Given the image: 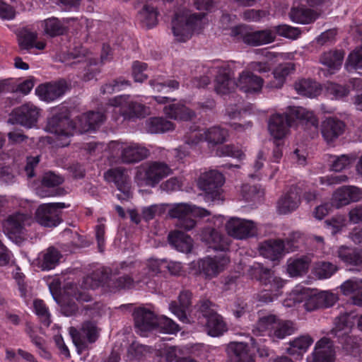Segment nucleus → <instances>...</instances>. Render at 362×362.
Masks as SVG:
<instances>
[{
  "instance_id": "nucleus-62",
  "label": "nucleus",
  "mask_w": 362,
  "mask_h": 362,
  "mask_svg": "<svg viewBox=\"0 0 362 362\" xmlns=\"http://www.w3.org/2000/svg\"><path fill=\"white\" fill-rule=\"evenodd\" d=\"M278 321L279 320L274 315H269L262 317L257 321V328L261 331L268 330L269 334L270 335V333L274 330Z\"/></svg>"
},
{
  "instance_id": "nucleus-63",
  "label": "nucleus",
  "mask_w": 362,
  "mask_h": 362,
  "mask_svg": "<svg viewBox=\"0 0 362 362\" xmlns=\"http://www.w3.org/2000/svg\"><path fill=\"white\" fill-rule=\"evenodd\" d=\"M33 306L35 313L41 318L44 325L47 327L49 326L51 323L50 315L43 300L39 299L34 300Z\"/></svg>"
},
{
  "instance_id": "nucleus-33",
  "label": "nucleus",
  "mask_w": 362,
  "mask_h": 362,
  "mask_svg": "<svg viewBox=\"0 0 362 362\" xmlns=\"http://www.w3.org/2000/svg\"><path fill=\"white\" fill-rule=\"evenodd\" d=\"M230 362H255L249 346L243 342H231L228 346Z\"/></svg>"
},
{
  "instance_id": "nucleus-56",
  "label": "nucleus",
  "mask_w": 362,
  "mask_h": 362,
  "mask_svg": "<svg viewBox=\"0 0 362 362\" xmlns=\"http://www.w3.org/2000/svg\"><path fill=\"white\" fill-rule=\"evenodd\" d=\"M130 86V82L122 77L114 79L105 83L100 88V93L103 95L112 94L114 92L119 91L123 86Z\"/></svg>"
},
{
  "instance_id": "nucleus-22",
  "label": "nucleus",
  "mask_w": 362,
  "mask_h": 362,
  "mask_svg": "<svg viewBox=\"0 0 362 362\" xmlns=\"http://www.w3.org/2000/svg\"><path fill=\"white\" fill-rule=\"evenodd\" d=\"M362 198L361 190L355 186H342L333 194L332 205L337 209L341 208L351 202L359 201Z\"/></svg>"
},
{
  "instance_id": "nucleus-8",
  "label": "nucleus",
  "mask_w": 362,
  "mask_h": 362,
  "mask_svg": "<svg viewBox=\"0 0 362 362\" xmlns=\"http://www.w3.org/2000/svg\"><path fill=\"white\" fill-rule=\"evenodd\" d=\"M69 334L79 354L88 348L87 342L94 343L99 337L95 322L90 320L83 322L80 330L71 327Z\"/></svg>"
},
{
  "instance_id": "nucleus-3",
  "label": "nucleus",
  "mask_w": 362,
  "mask_h": 362,
  "mask_svg": "<svg viewBox=\"0 0 362 362\" xmlns=\"http://www.w3.org/2000/svg\"><path fill=\"white\" fill-rule=\"evenodd\" d=\"M250 272L252 278L265 286L264 290L258 294V300L263 303L272 302L279 295V291L284 286V281L275 276L270 269L259 263L251 266Z\"/></svg>"
},
{
  "instance_id": "nucleus-55",
  "label": "nucleus",
  "mask_w": 362,
  "mask_h": 362,
  "mask_svg": "<svg viewBox=\"0 0 362 362\" xmlns=\"http://www.w3.org/2000/svg\"><path fill=\"white\" fill-rule=\"evenodd\" d=\"M149 84L152 87L153 90L158 93L166 89L165 93H168L170 91L177 90L180 87V83L174 79L161 82L158 78H156L151 80L149 81Z\"/></svg>"
},
{
  "instance_id": "nucleus-49",
  "label": "nucleus",
  "mask_w": 362,
  "mask_h": 362,
  "mask_svg": "<svg viewBox=\"0 0 362 362\" xmlns=\"http://www.w3.org/2000/svg\"><path fill=\"white\" fill-rule=\"evenodd\" d=\"M344 52L341 50H330L324 52L320 59V62L327 67L338 69L342 64Z\"/></svg>"
},
{
  "instance_id": "nucleus-64",
  "label": "nucleus",
  "mask_w": 362,
  "mask_h": 362,
  "mask_svg": "<svg viewBox=\"0 0 362 362\" xmlns=\"http://www.w3.org/2000/svg\"><path fill=\"white\" fill-rule=\"evenodd\" d=\"M343 294L350 295L362 289V279L353 278L344 281L340 286Z\"/></svg>"
},
{
  "instance_id": "nucleus-54",
  "label": "nucleus",
  "mask_w": 362,
  "mask_h": 362,
  "mask_svg": "<svg viewBox=\"0 0 362 362\" xmlns=\"http://www.w3.org/2000/svg\"><path fill=\"white\" fill-rule=\"evenodd\" d=\"M158 12L154 7L145 5L138 13V18L144 26L151 28L158 23Z\"/></svg>"
},
{
  "instance_id": "nucleus-37",
  "label": "nucleus",
  "mask_w": 362,
  "mask_h": 362,
  "mask_svg": "<svg viewBox=\"0 0 362 362\" xmlns=\"http://www.w3.org/2000/svg\"><path fill=\"white\" fill-rule=\"evenodd\" d=\"M276 39V35L273 30H262L247 33L243 36L245 43L252 46H259L271 43Z\"/></svg>"
},
{
  "instance_id": "nucleus-38",
  "label": "nucleus",
  "mask_w": 362,
  "mask_h": 362,
  "mask_svg": "<svg viewBox=\"0 0 362 362\" xmlns=\"http://www.w3.org/2000/svg\"><path fill=\"white\" fill-rule=\"evenodd\" d=\"M163 112L167 117L173 119L189 121L195 117V113L193 110L180 103L165 106Z\"/></svg>"
},
{
  "instance_id": "nucleus-45",
  "label": "nucleus",
  "mask_w": 362,
  "mask_h": 362,
  "mask_svg": "<svg viewBox=\"0 0 362 362\" xmlns=\"http://www.w3.org/2000/svg\"><path fill=\"white\" fill-rule=\"evenodd\" d=\"M67 21L51 17L43 21L44 30L46 35L51 37L63 35L68 31Z\"/></svg>"
},
{
  "instance_id": "nucleus-51",
  "label": "nucleus",
  "mask_w": 362,
  "mask_h": 362,
  "mask_svg": "<svg viewBox=\"0 0 362 362\" xmlns=\"http://www.w3.org/2000/svg\"><path fill=\"white\" fill-rule=\"evenodd\" d=\"M311 257L308 255H303L292 261L288 265V272L292 276L301 275L308 272Z\"/></svg>"
},
{
  "instance_id": "nucleus-14",
  "label": "nucleus",
  "mask_w": 362,
  "mask_h": 362,
  "mask_svg": "<svg viewBox=\"0 0 362 362\" xmlns=\"http://www.w3.org/2000/svg\"><path fill=\"white\" fill-rule=\"evenodd\" d=\"M64 58L63 62L66 66L74 69H84L86 72L81 77L84 81L92 80L99 73L97 68L92 67L91 62L87 59L84 52L74 50L67 53Z\"/></svg>"
},
{
  "instance_id": "nucleus-10",
  "label": "nucleus",
  "mask_w": 362,
  "mask_h": 362,
  "mask_svg": "<svg viewBox=\"0 0 362 362\" xmlns=\"http://www.w3.org/2000/svg\"><path fill=\"white\" fill-rule=\"evenodd\" d=\"M32 217L26 214L16 213L9 216L4 224L8 236L16 243L22 242L25 236V226L30 225Z\"/></svg>"
},
{
  "instance_id": "nucleus-30",
  "label": "nucleus",
  "mask_w": 362,
  "mask_h": 362,
  "mask_svg": "<svg viewBox=\"0 0 362 362\" xmlns=\"http://www.w3.org/2000/svg\"><path fill=\"white\" fill-rule=\"evenodd\" d=\"M64 182V178L52 172L45 173L42 179V188L38 189L37 193L42 197L62 195L65 190L62 188H56L51 190H44V187L54 188Z\"/></svg>"
},
{
  "instance_id": "nucleus-1",
  "label": "nucleus",
  "mask_w": 362,
  "mask_h": 362,
  "mask_svg": "<svg viewBox=\"0 0 362 362\" xmlns=\"http://www.w3.org/2000/svg\"><path fill=\"white\" fill-rule=\"evenodd\" d=\"M295 119H299L306 126L313 127L315 130L318 127V119L313 112L301 107H289L286 113L275 114L269 118L268 129L274 139L281 140Z\"/></svg>"
},
{
  "instance_id": "nucleus-23",
  "label": "nucleus",
  "mask_w": 362,
  "mask_h": 362,
  "mask_svg": "<svg viewBox=\"0 0 362 362\" xmlns=\"http://www.w3.org/2000/svg\"><path fill=\"white\" fill-rule=\"evenodd\" d=\"M68 88L65 80H59L53 83L41 84L35 90L39 98L45 101H53L62 96Z\"/></svg>"
},
{
  "instance_id": "nucleus-24",
  "label": "nucleus",
  "mask_w": 362,
  "mask_h": 362,
  "mask_svg": "<svg viewBox=\"0 0 362 362\" xmlns=\"http://www.w3.org/2000/svg\"><path fill=\"white\" fill-rule=\"evenodd\" d=\"M337 297L328 291L310 293L305 296L303 306L308 311H313L322 308L332 306L336 302Z\"/></svg>"
},
{
  "instance_id": "nucleus-19",
  "label": "nucleus",
  "mask_w": 362,
  "mask_h": 362,
  "mask_svg": "<svg viewBox=\"0 0 362 362\" xmlns=\"http://www.w3.org/2000/svg\"><path fill=\"white\" fill-rule=\"evenodd\" d=\"M202 240L208 249L214 251L226 252L229 250L230 238L214 228L205 229L202 235Z\"/></svg>"
},
{
  "instance_id": "nucleus-53",
  "label": "nucleus",
  "mask_w": 362,
  "mask_h": 362,
  "mask_svg": "<svg viewBox=\"0 0 362 362\" xmlns=\"http://www.w3.org/2000/svg\"><path fill=\"white\" fill-rule=\"evenodd\" d=\"M109 278V274L106 269H96L90 275L84 279L85 286L91 289H95L105 283Z\"/></svg>"
},
{
  "instance_id": "nucleus-48",
  "label": "nucleus",
  "mask_w": 362,
  "mask_h": 362,
  "mask_svg": "<svg viewBox=\"0 0 362 362\" xmlns=\"http://www.w3.org/2000/svg\"><path fill=\"white\" fill-rule=\"evenodd\" d=\"M295 89L297 92L305 96L313 98L320 93L319 84L311 79H301L295 83Z\"/></svg>"
},
{
  "instance_id": "nucleus-7",
  "label": "nucleus",
  "mask_w": 362,
  "mask_h": 362,
  "mask_svg": "<svg viewBox=\"0 0 362 362\" xmlns=\"http://www.w3.org/2000/svg\"><path fill=\"white\" fill-rule=\"evenodd\" d=\"M119 269L124 271V274L112 281V286L118 290L132 289L136 286L145 285L136 267V262H122Z\"/></svg>"
},
{
  "instance_id": "nucleus-26",
  "label": "nucleus",
  "mask_w": 362,
  "mask_h": 362,
  "mask_svg": "<svg viewBox=\"0 0 362 362\" xmlns=\"http://www.w3.org/2000/svg\"><path fill=\"white\" fill-rule=\"evenodd\" d=\"M346 124L337 117H328L321 124V134L327 142H332L342 135L345 131Z\"/></svg>"
},
{
  "instance_id": "nucleus-2",
  "label": "nucleus",
  "mask_w": 362,
  "mask_h": 362,
  "mask_svg": "<svg viewBox=\"0 0 362 362\" xmlns=\"http://www.w3.org/2000/svg\"><path fill=\"white\" fill-rule=\"evenodd\" d=\"M356 313L344 312L334 319V327L332 332L343 350L349 355L356 357L360 352L361 339L350 334L355 325Z\"/></svg>"
},
{
  "instance_id": "nucleus-31",
  "label": "nucleus",
  "mask_w": 362,
  "mask_h": 362,
  "mask_svg": "<svg viewBox=\"0 0 362 362\" xmlns=\"http://www.w3.org/2000/svg\"><path fill=\"white\" fill-rule=\"evenodd\" d=\"M263 79L249 71H243L238 79L236 86L245 93H257L261 90Z\"/></svg>"
},
{
  "instance_id": "nucleus-28",
  "label": "nucleus",
  "mask_w": 362,
  "mask_h": 362,
  "mask_svg": "<svg viewBox=\"0 0 362 362\" xmlns=\"http://www.w3.org/2000/svg\"><path fill=\"white\" fill-rule=\"evenodd\" d=\"M335 351L332 341L326 337L319 340L312 354L311 362H334Z\"/></svg>"
},
{
  "instance_id": "nucleus-29",
  "label": "nucleus",
  "mask_w": 362,
  "mask_h": 362,
  "mask_svg": "<svg viewBox=\"0 0 362 362\" xmlns=\"http://www.w3.org/2000/svg\"><path fill=\"white\" fill-rule=\"evenodd\" d=\"M149 154V151L138 144L132 143L121 146L120 158L122 162L127 164L138 163Z\"/></svg>"
},
{
  "instance_id": "nucleus-13",
  "label": "nucleus",
  "mask_w": 362,
  "mask_h": 362,
  "mask_svg": "<svg viewBox=\"0 0 362 362\" xmlns=\"http://www.w3.org/2000/svg\"><path fill=\"white\" fill-rule=\"evenodd\" d=\"M46 129L59 136H71L77 134V126L64 112L54 114L49 118Z\"/></svg>"
},
{
  "instance_id": "nucleus-15",
  "label": "nucleus",
  "mask_w": 362,
  "mask_h": 362,
  "mask_svg": "<svg viewBox=\"0 0 362 362\" xmlns=\"http://www.w3.org/2000/svg\"><path fill=\"white\" fill-rule=\"evenodd\" d=\"M228 136L227 129L220 126H214L204 129L202 134H192L189 138L186 137L185 142L193 145L198 144L203 139L209 145L214 146L224 143Z\"/></svg>"
},
{
  "instance_id": "nucleus-50",
  "label": "nucleus",
  "mask_w": 362,
  "mask_h": 362,
  "mask_svg": "<svg viewBox=\"0 0 362 362\" xmlns=\"http://www.w3.org/2000/svg\"><path fill=\"white\" fill-rule=\"evenodd\" d=\"M337 270V265L332 262L318 261L315 263L313 273L319 279H325L331 277Z\"/></svg>"
},
{
  "instance_id": "nucleus-25",
  "label": "nucleus",
  "mask_w": 362,
  "mask_h": 362,
  "mask_svg": "<svg viewBox=\"0 0 362 362\" xmlns=\"http://www.w3.org/2000/svg\"><path fill=\"white\" fill-rule=\"evenodd\" d=\"M170 173V169L165 163L153 162L145 168L143 179L146 185L154 187Z\"/></svg>"
},
{
  "instance_id": "nucleus-32",
  "label": "nucleus",
  "mask_w": 362,
  "mask_h": 362,
  "mask_svg": "<svg viewBox=\"0 0 362 362\" xmlns=\"http://www.w3.org/2000/svg\"><path fill=\"white\" fill-rule=\"evenodd\" d=\"M105 115L100 112H89L82 115L79 119V127H77V134H83L95 130L105 121Z\"/></svg>"
},
{
  "instance_id": "nucleus-46",
  "label": "nucleus",
  "mask_w": 362,
  "mask_h": 362,
  "mask_svg": "<svg viewBox=\"0 0 362 362\" xmlns=\"http://www.w3.org/2000/svg\"><path fill=\"white\" fill-rule=\"evenodd\" d=\"M199 323H205L206 332L211 337H218L227 331V327L223 317L218 313L211 315L204 321H199Z\"/></svg>"
},
{
  "instance_id": "nucleus-39",
  "label": "nucleus",
  "mask_w": 362,
  "mask_h": 362,
  "mask_svg": "<svg viewBox=\"0 0 362 362\" xmlns=\"http://www.w3.org/2000/svg\"><path fill=\"white\" fill-rule=\"evenodd\" d=\"M295 70V65L291 62L279 64L273 71V78L267 86L272 88H281L285 83L286 78Z\"/></svg>"
},
{
  "instance_id": "nucleus-21",
  "label": "nucleus",
  "mask_w": 362,
  "mask_h": 362,
  "mask_svg": "<svg viewBox=\"0 0 362 362\" xmlns=\"http://www.w3.org/2000/svg\"><path fill=\"white\" fill-rule=\"evenodd\" d=\"M135 327L141 332L156 329L158 323V317L151 310L139 307L133 313Z\"/></svg>"
},
{
  "instance_id": "nucleus-57",
  "label": "nucleus",
  "mask_w": 362,
  "mask_h": 362,
  "mask_svg": "<svg viewBox=\"0 0 362 362\" xmlns=\"http://www.w3.org/2000/svg\"><path fill=\"white\" fill-rule=\"evenodd\" d=\"M331 170L335 172H339L349 167L356 160L354 155H341L340 156H332Z\"/></svg>"
},
{
  "instance_id": "nucleus-20",
  "label": "nucleus",
  "mask_w": 362,
  "mask_h": 362,
  "mask_svg": "<svg viewBox=\"0 0 362 362\" xmlns=\"http://www.w3.org/2000/svg\"><path fill=\"white\" fill-rule=\"evenodd\" d=\"M105 177L115 182L117 188L121 194H117L119 200H127L130 195L129 178L125 174V170L122 168H115L108 170L105 173Z\"/></svg>"
},
{
  "instance_id": "nucleus-6",
  "label": "nucleus",
  "mask_w": 362,
  "mask_h": 362,
  "mask_svg": "<svg viewBox=\"0 0 362 362\" xmlns=\"http://www.w3.org/2000/svg\"><path fill=\"white\" fill-rule=\"evenodd\" d=\"M225 182L223 174L216 170L203 173L198 180L199 188L205 192L207 201L222 200V186Z\"/></svg>"
},
{
  "instance_id": "nucleus-11",
  "label": "nucleus",
  "mask_w": 362,
  "mask_h": 362,
  "mask_svg": "<svg viewBox=\"0 0 362 362\" xmlns=\"http://www.w3.org/2000/svg\"><path fill=\"white\" fill-rule=\"evenodd\" d=\"M39 115L40 110L36 106L31 103H26L11 112L8 122L31 128L37 123Z\"/></svg>"
},
{
  "instance_id": "nucleus-4",
  "label": "nucleus",
  "mask_w": 362,
  "mask_h": 362,
  "mask_svg": "<svg viewBox=\"0 0 362 362\" xmlns=\"http://www.w3.org/2000/svg\"><path fill=\"white\" fill-rule=\"evenodd\" d=\"M204 13H192L189 16L175 13L172 21V30L174 36L179 42H186L194 33L202 30V21L205 17Z\"/></svg>"
},
{
  "instance_id": "nucleus-52",
  "label": "nucleus",
  "mask_w": 362,
  "mask_h": 362,
  "mask_svg": "<svg viewBox=\"0 0 362 362\" xmlns=\"http://www.w3.org/2000/svg\"><path fill=\"white\" fill-rule=\"evenodd\" d=\"M296 331V327L293 322L289 320H279L278 321L276 327H274L270 336L274 339H282L286 336L293 334Z\"/></svg>"
},
{
  "instance_id": "nucleus-61",
  "label": "nucleus",
  "mask_w": 362,
  "mask_h": 362,
  "mask_svg": "<svg viewBox=\"0 0 362 362\" xmlns=\"http://www.w3.org/2000/svg\"><path fill=\"white\" fill-rule=\"evenodd\" d=\"M160 329L162 332L172 334L179 330V326L171 319L162 316L158 317V323L156 329Z\"/></svg>"
},
{
  "instance_id": "nucleus-58",
  "label": "nucleus",
  "mask_w": 362,
  "mask_h": 362,
  "mask_svg": "<svg viewBox=\"0 0 362 362\" xmlns=\"http://www.w3.org/2000/svg\"><path fill=\"white\" fill-rule=\"evenodd\" d=\"M274 33L280 36L296 40L301 34V31L298 28L292 27L288 25H279L274 27Z\"/></svg>"
},
{
  "instance_id": "nucleus-40",
  "label": "nucleus",
  "mask_w": 362,
  "mask_h": 362,
  "mask_svg": "<svg viewBox=\"0 0 362 362\" xmlns=\"http://www.w3.org/2000/svg\"><path fill=\"white\" fill-rule=\"evenodd\" d=\"M313 343V339L310 336H300L288 343L286 353L296 359L300 358Z\"/></svg>"
},
{
  "instance_id": "nucleus-36",
  "label": "nucleus",
  "mask_w": 362,
  "mask_h": 362,
  "mask_svg": "<svg viewBox=\"0 0 362 362\" xmlns=\"http://www.w3.org/2000/svg\"><path fill=\"white\" fill-rule=\"evenodd\" d=\"M320 13L305 6H293L289 12L290 19L299 24H310L315 21Z\"/></svg>"
},
{
  "instance_id": "nucleus-35",
  "label": "nucleus",
  "mask_w": 362,
  "mask_h": 362,
  "mask_svg": "<svg viewBox=\"0 0 362 362\" xmlns=\"http://www.w3.org/2000/svg\"><path fill=\"white\" fill-rule=\"evenodd\" d=\"M337 257L346 265L362 269V250L356 247L340 246L337 251Z\"/></svg>"
},
{
  "instance_id": "nucleus-60",
  "label": "nucleus",
  "mask_w": 362,
  "mask_h": 362,
  "mask_svg": "<svg viewBox=\"0 0 362 362\" xmlns=\"http://www.w3.org/2000/svg\"><path fill=\"white\" fill-rule=\"evenodd\" d=\"M215 305L209 300H203L200 301L199 308L197 310L198 320L199 321H204L211 315L216 314L217 313L213 308Z\"/></svg>"
},
{
  "instance_id": "nucleus-16",
  "label": "nucleus",
  "mask_w": 362,
  "mask_h": 362,
  "mask_svg": "<svg viewBox=\"0 0 362 362\" xmlns=\"http://www.w3.org/2000/svg\"><path fill=\"white\" fill-rule=\"evenodd\" d=\"M303 183L291 185L289 189L282 195L277 202V210L281 214H287L296 210L300 204Z\"/></svg>"
},
{
  "instance_id": "nucleus-47",
  "label": "nucleus",
  "mask_w": 362,
  "mask_h": 362,
  "mask_svg": "<svg viewBox=\"0 0 362 362\" xmlns=\"http://www.w3.org/2000/svg\"><path fill=\"white\" fill-rule=\"evenodd\" d=\"M145 128L151 134H161L173 130L174 124L163 117H150L146 120Z\"/></svg>"
},
{
  "instance_id": "nucleus-9",
  "label": "nucleus",
  "mask_w": 362,
  "mask_h": 362,
  "mask_svg": "<svg viewBox=\"0 0 362 362\" xmlns=\"http://www.w3.org/2000/svg\"><path fill=\"white\" fill-rule=\"evenodd\" d=\"M69 206L62 202L41 204L36 210L35 219L42 226L55 227L62 221L61 209Z\"/></svg>"
},
{
  "instance_id": "nucleus-43",
  "label": "nucleus",
  "mask_w": 362,
  "mask_h": 362,
  "mask_svg": "<svg viewBox=\"0 0 362 362\" xmlns=\"http://www.w3.org/2000/svg\"><path fill=\"white\" fill-rule=\"evenodd\" d=\"M235 81L226 69L220 70L215 79L214 90L220 95L230 93L236 86Z\"/></svg>"
},
{
  "instance_id": "nucleus-44",
  "label": "nucleus",
  "mask_w": 362,
  "mask_h": 362,
  "mask_svg": "<svg viewBox=\"0 0 362 362\" xmlns=\"http://www.w3.org/2000/svg\"><path fill=\"white\" fill-rule=\"evenodd\" d=\"M166 261L151 259L148 261L146 266L136 262V267L142 279H144V284H147L151 277L156 276L161 272L163 266L165 267Z\"/></svg>"
},
{
  "instance_id": "nucleus-34",
  "label": "nucleus",
  "mask_w": 362,
  "mask_h": 362,
  "mask_svg": "<svg viewBox=\"0 0 362 362\" xmlns=\"http://www.w3.org/2000/svg\"><path fill=\"white\" fill-rule=\"evenodd\" d=\"M285 252V244L282 240H269L264 241L259 247L260 254L272 261L281 259Z\"/></svg>"
},
{
  "instance_id": "nucleus-59",
  "label": "nucleus",
  "mask_w": 362,
  "mask_h": 362,
  "mask_svg": "<svg viewBox=\"0 0 362 362\" xmlns=\"http://www.w3.org/2000/svg\"><path fill=\"white\" fill-rule=\"evenodd\" d=\"M37 38L36 33L24 30L21 32L18 38L19 46L21 49L29 50L34 47V42Z\"/></svg>"
},
{
  "instance_id": "nucleus-27",
  "label": "nucleus",
  "mask_w": 362,
  "mask_h": 362,
  "mask_svg": "<svg viewBox=\"0 0 362 362\" xmlns=\"http://www.w3.org/2000/svg\"><path fill=\"white\" fill-rule=\"evenodd\" d=\"M192 292L184 290L180 293L177 301H172L169 305L170 311L182 322H189L187 313L192 305Z\"/></svg>"
},
{
  "instance_id": "nucleus-41",
  "label": "nucleus",
  "mask_w": 362,
  "mask_h": 362,
  "mask_svg": "<svg viewBox=\"0 0 362 362\" xmlns=\"http://www.w3.org/2000/svg\"><path fill=\"white\" fill-rule=\"evenodd\" d=\"M168 241L173 247L180 252L188 253L192 250L193 242L192 238L182 231L175 230L170 233Z\"/></svg>"
},
{
  "instance_id": "nucleus-12",
  "label": "nucleus",
  "mask_w": 362,
  "mask_h": 362,
  "mask_svg": "<svg viewBox=\"0 0 362 362\" xmlns=\"http://www.w3.org/2000/svg\"><path fill=\"white\" fill-rule=\"evenodd\" d=\"M226 229L229 236L238 240L247 239L257 233V226L253 221L237 217H232L227 221Z\"/></svg>"
},
{
  "instance_id": "nucleus-5",
  "label": "nucleus",
  "mask_w": 362,
  "mask_h": 362,
  "mask_svg": "<svg viewBox=\"0 0 362 362\" xmlns=\"http://www.w3.org/2000/svg\"><path fill=\"white\" fill-rule=\"evenodd\" d=\"M168 213L171 218L177 219L176 226L185 230H190L195 226L196 221L192 216L206 217L210 215L206 209L184 203L174 204Z\"/></svg>"
},
{
  "instance_id": "nucleus-17",
  "label": "nucleus",
  "mask_w": 362,
  "mask_h": 362,
  "mask_svg": "<svg viewBox=\"0 0 362 362\" xmlns=\"http://www.w3.org/2000/svg\"><path fill=\"white\" fill-rule=\"evenodd\" d=\"M129 95H118L109 100V105L112 106H123L125 105L122 115L124 118L134 119L144 117L148 114V108L144 104L138 102H128Z\"/></svg>"
},
{
  "instance_id": "nucleus-18",
  "label": "nucleus",
  "mask_w": 362,
  "mask_h": 362,
  "mask_svg": "<svg viewBox=\"0 0 362 362\" xmlns=\"http://www.w3.org/2000/svg\"><path fill=\"white\" fill-rule=\"evenodd\" d=\"M229 262V257L223 253L214 257H207L201 259L199 262V268L201 273L211 279L221 272Z\"/></svg>"
},
{
  "instance_id": "nucleus-42",
  "label": "nucleus",
  "mask_w": 362,
  "mask_h": 362,
  "mask_svg": "<svg viewBox=\"0 0 362 362\" xmlns=\"http://www.w3.org/2000/svg\"><path fill=\"white\" fill-rule=\"evenodd\" d=\"M62 257L61 252L54 247H49L40 253L39 267L42 270H50L55 268Z\"/></svg>"
}]
</instances>
